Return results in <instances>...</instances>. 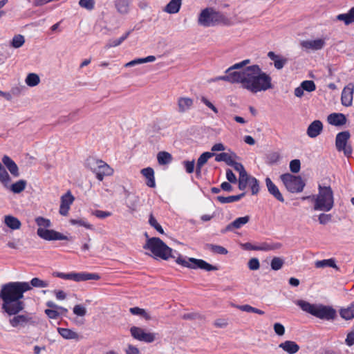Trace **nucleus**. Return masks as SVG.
<instances>
[{
	"instance_id": "2eb2a0df",
	"label": "nucleus",
	"mask_w": 354,
	"mask_h": 354,
	"mask_svg": "<svg viewBox=\"0 0 354 354\" xmlns=\"http://www.w3.org/2000/svg\"><path fill=\"white\" fill-rule=\"evenodd\" d=\"M325 39H317L314 40H304L300 42V46L305 50H318L325 46Z\"/></svg>"
},
{
	"instance_id": "20e7f679",
	"label": "nucleus",
	"mask_w": 354,
	"mask_h": 354,
	"mask_svg": "<svg viewBox=\"0 0 354 354\" xmlns=\"http://www.w3.org/2000/svg\"><path fill=\"white\" fill-rule=\"evenodd\" d=\"M296 304L304 311L321 319L333 320L336 317L335 310L330 306L311 304L304 300H298Z\"/></svg>"
},
{
	"instance_id": "4468645a",
	"label": "nucleus",
	"mask_w": 354,
	"mask_h": 354,
	"mask_svg": "<svg viewBox=\"0 0 354 354\" xmlns=\"http://www.w3.org/2000/svg\"><path fill=\"white\" fill-rule=\"evenodd\" d=\"M75 200L74 196L70 191L67 192L61 197V204L59 212L62 216H67L70 207Z\"/></svg>"
},
{
	"instance_id": "dca6fc26",
	"label": "nucleus",
	"mask_w": 354,
	"mask_h": 354,
	"mask_svg": "<svg viewBox=\"0 0 354 354\" xmlns=\"http://www.w3.org/2000/svg\"><path fill=\"white\" fill-rule=\"evenodd\" d=\"M354 86L353 84H348L345 86L342 93V104L345 106H350L352 104L353 97Z\"/></svg>"
},
{
	"instance_id": "5fc2aeb1",
	"label": "nucleus",
	"mask_w": 354,
	"mask_h": 354,
	"mask_svg": "<svg viewBox=\"0 0 354 354\" xmlns=\"http://www.w3.org/2000/svg\"><path fill=\"white\" fill-rule=\"evenodd\" d=\"M201 102L211 109L215 114L218 113V109L205 96L200 97Z\"/></svg>"
},
{
	"instance_id": "13d9d810",
	"label": "nucleus",
	"mask_w": 354,
	"mask_h": 354,
	"mask_svg": "<svg viewBox=\"0 0 354 354\" xmlns=\"http://www.w3.org/2000/svg\"><path fill=\"white\" fill-rule=\"evenodd\" d=\"M251 187L252 194L255 195L259 192V184L258 180L253 177L251 178V181L248 184Z\"/></svg>"
},
{
	"instance_id": "f03ea898",
	"label": "nucleus",
	"mask_w": 354,
	"mask_h": 354,
	"mask_svg": "<svg viewBox=\"0 0 354 354\" xmlns=\"http://www.w3.org/2000/svg\"><path fill=\"white\" fill-rule=\"evenodd\" d=\"M238 83L252 93L272 88L271 77L263 72L257 64L239 71Z\"/></svg>"
},
{
	"instance_id": "58836bf2",
	"label": "nucleus",
	"mask_w": 354,
	"mask_h": 354,
	"mask_svg": "<svg viewBox=\"0 0 354 354\" xmlns=\"http://www.w3.org/2000/svg\"><path fill=\"white\" fill-rule=\"evenodd\" d=\"M26 84L31 87L38 85L40 82V78L36 73H29L26 80Z\"/></svg>"
},
{
	"instance_id": "3c124183",
	"label": "nucleus",
	"mask_w": 354,
	"mask_h": 354,
	"mask_svg": "<svg viewBox=\"0 0 354 354\" xmlns=\"http://www.w3.org/2000/svg\"><path fill=\"white\" fill-rule=\"evenodd\" d=\"M250 63V59H245L241 62L234 64L232 66L230 67V70L234 71H241L245 68L248 67L247 65Z\"/></svg>"
},
{
	"instance_id": "7c9ffc66",
	"label": "nucleus",
	"mask_w": 354,
	"mask_h": 354,
	"mask_svg": "<svg viewBox=\"0 0 354 354\" xmlns=\"http://www.w3.org/2000/svg\"><path fill=\"white\" fill-rule=\"evenodd\" d=\"M26 185L27 182L25 180H19L12 185H10V183H8V187H4L10 189L15 194H19L25 189Z\"/></svg>"
},
{
	"instance_id": "7ed1b4c3",
	"label": "nucleus",
	"mask_w": 354,
	"mask_h": 354,
	"mask_svg": "<svg viewBox=\"0 0 354 354\" xmlns=\"http://www.w3.org/2000/svg\"><path fill=\"white\" fill-rule=\"evenodd\" d=\"M319 193L313 195V209L322 212H329L334 205L333 192L330 186L319 185Z\"/></svg>"
},
{
	"instance_id": "e433bc0d",
	"label": "nucleus",
	"mask_w": 354,
	"mask_h": 354,
	"mask_svg": "<svg viewBox=\"0 0 354 354\" xmlns=\"http://www.w3.org/2000/svg\"><path fill=\"white\" fill-rule=\"evenodd\" d=\"M11 182V178L6 169L0 162V183L3 187H8V183Z\"/></svg>"
},
{
	"instance_id": "f257e3e1",
	"label": "nucleus",
	"mask_w": 354,
	"mask_h": 354,
	"mask_svg": "<svg viewBox=\"0 0 354 354\" xmlns=\"http://www.w3.org/2000/svg\"><path fill=\"white\" fill-rule=\"evenodd\" d=\"M30 289L31 286L27 282H9L3 285L0 290L2 310L9 316L23 310L25 304L21 299L24 293Z\"/></svg>"
},
{
	"instance_id": "680f3d73",
	"label": "nucleus",
	"mask_w": 354,
	"mask_h": 354,
	"mask_svg": "<svg viewBox=\"0 0 354 354\" xmlns=\"http://www.w3.org/2000/svg\"><path fill=\"white\" fill-rule=\"evenodd\" d=\"M273 329L278 336H283L286 332L285 327L280 323L274 324Z\"/></svg>"
},
{
	"instance_id": "0eeeda50",
	"label": "nucleus",
	"mask_w": 354,
	"mask_h": 354,
	"mask_svg": "<svg viewBox=\"0 0 354 354\" xmlns=\"http://www.w3.org/2000/svg\"><path fill=\"white\" fill-rule=\"evenodd\" d=\"M224 19V16L212 8L203 10L198 19L199 25L204 27L213 26Z\"/></svg>"
},
{
	"instance_id": "bf43d9fd",
	"label": "nucleus",
	"mask_w": 354,
	"mask_h": 354,
	"mask_svg": "<svg viewBox=\"0 0 354 354\" xmlns=\"http://www.w3.org/2000/svg\"><path fill=\"white\" fill-rule=\"evenodd\" d=\"M301 162L298 159H295L290 162V169L292 173H298L300 170Z\"/></svg>"
},
{
	"instance_id": "f704fd0d",
	"label": "nucleus",
	"mask_w": 354,
	"mask_h": 354,
	"mask_svg": "<svg viewBox=\"0 0 354 354\" xmlns=\"http://www.w3.org/2000/svg\"><path fill=\"white\" fill-rule=\"evenodd\" d=\"M58 332L62 337L66 339H76L79 337V335L76 332L69 328H58Z\"/></svg>"
},
{
	"instance_id": "774afa93",
	"label": "nucleus",
	"mask_w": 354,
	"mask_h": 354,
	"mask_svg": "<svg viewBox=\"0 0 354 354\" xmlns=\"http://www.w3.org/2000/svg\"><path fill=\"white\" fill-rule=\"evenodd\" d=\"M345 343L348 346L354 345V329L347 334Z\"/></svg>"
},
{
	"instance_id": "37998d69",
	"label": "nucleus",
	"mask_w": 354,
	"mask_h": 354,
	"mask_svg": "<svg viewBox=\"0 0 354 354\" xmlns=\"http://www.w3.org/2000/svg\"><path fill=\"white\" fill-rule=\"evenodd\" d=\"M283 264L284 261L282 258L275 257L272 259L270 266L273 270L277 271L280 270L283 267Z\"/></svg>"
},
{
	"instance_id": "393cba45",
	"label": "nucleus",
	"mask_w": 354,
	"mask_h": 354,
	"mask_svg": "<svg viewBox=\"0 0 354 354\" xmlns=\"http://www.w3.org/2000/svg\"><path fill=\"white\" fill-rule=\"evenodd\" d=\"M327 120L329 124L334 126H342L346 122V118L343 113H331Z\"/></svg>"
},
{
	"instance_id": "09e8293b",
	"label": "nucleus",
	"mask_w": 354,
	"mask_h": 354,
	"mask_svg": "<svg viewBox=\"0 0 354 354\" xmlns=\"http://www.w3.org/2000/svg\"><path fill=\"white\" fill-rule=\"evenodd\" d=\"M239 308L242 311L248 312V313H254L259 315H263L264 312L260 309L254 308L250 305H243L239 306Z\"/></svg>"
},
{
	"instance_id": "a18cd8bd",
	"label": "nucleus",
	"mask_w": 354,
	"mask_h": 354,
	"mask_svg": "<svg viewBox=\"0 0 354 354\" xmlns=\"http://www.w3.org/2000/svg\"><path fill=\"white\" fill-rule=\"evenodd\" d=\"M25 42L24 37L21 35H15L11 41V45L15 48H20Z\"/></svg>"
},
{
	"instance_id": "c9c22d12",
	"label": "nucleus",
	"mask_w": 354,
	"mask_h": 354,
	"mask_svg": "<svg viewBox=\"0 0 354 354\" xmlns=\"http://www.w3.org/2000/svg\"><path fill=\"white\" fill-rule=\"evenodd\" d=\"M157 160L159 165H166L172 161V156L167 151H160L157 154Z\"/></svg>"
},
{
	"instance_id": "79ce46f5",
	"label": "nucleus",
	"mask_w": 354,
	"mask_h": 354,
	"mask_svg": "<svg viewBox=\"0 0 354 354\" xmlns=\"http://www.w3.org/2000/svg\"><path fill=\"white\" fill-rule=\"evenodd\" d=\"M129 311L131 314L134 315H140L141 317H145L147 320L151 319V316L145 311V310L142 308H140L138 307H133L129 309Z\"/></svg>"
},
{
	"instance_id": "6ab92c4d",
	"label": "nucleus",
	"mask_w": 354,
	"mask_h": 354,
	"mask_svg": "<svg viewBox=\"0 0 354 354\" xmlns=\"http://www.w3.org/2000/svg\"><path fill=\"white\" fill-rule=\"evenodd\" d=\"M323 130V124L320 120H314L307 128L306 133L308 137L315 138L317 137Z\"/></svg>"
},
{
	"instance_id": "a878e982",
	"label": "nucleus",
	"mask_w": 354,
	"mask_h": 354,
	"mask_svg": "<svg viewBox=\"0 0 354 354\" xmlns=\"http://www.w3.org/2000/svg\"><path fill=\"white\" fill-rule=\"evenodd\" d=\"M268 57L274 62V67L280 70L283 68V66L287 64L288 59L283 57L281 55H276L274 52H269L268 53Z\"/></svg>"
},
{
	"instance_id": "412c9836",
	"label": "nucleus",
	"mask_w": 354,
	"mask_h": 354,
	"mask_svg": "<svg viewBox=\"0 0 354 354\" xmlns=\"http://www.w3.org/2000/svg\"><path fill=\"white\" fill-rule=\"evenodd\" d=\"M2 162L14 177L19 176L18 166L8 156H3Z\"/></svg>"
},
{
	"instance_id": "8fccbe9b",
	"label": "nucleus",
	"mask_w": 354,
	"mask_h": 354,
	"mask_svg": "<svg viewBox=\"0 0 354 354\" xmlns=\"http://www.w3.org/2000/svg\"><path fill=\"white\" fill-rule=\"evenodd\" d=\"M301 86L304 91L308 92H312L316 89L315 84L312 80H305L302 82Z\"/></svg>"
},
{
	"instance_id": "ea45409f",
	"label": "nucleus",
	"mask_w": 354,
	"mask_h": 354,
	"mask_svg": "<svg viewBox=\"0 0 354 354\" xmlns=\"http://www.w3.org/2000/svg\"><path fill=\"white\" fill-rule=\"evenodd\" d=\"M130 33L131 30L127 32L123 36H122L118 39L109 40L108 44L106 45V47L107 48H110L120 45L128 37Z\"/></svg>"
},
{
	"instance_id": "338daca9",
	"label": "nucleus",
	"mask_w": 354,
	"mask_h": 354,
	"mask_svg": "<svg viewBox=\"0 0 354 354\" xmlns=\"http://www.w3.org/2000/svg\"><path fill=\"white\" fill-rule=\"evenodd\" d=\"M140 173L146 178V179L154 176V171L151 167L144 168L140 171Z\"/></svg>"
},
{
	"instance_id": "864d4df0",
	"label": "nucleus",
	"mask_w": 354,
	"mask_h": 354,
	"mask_svg": "<svg viewBox=\"0 0 354 354\" xmlns=\"http://www.w3.org/2000/svg\"><path fill=\"white\" fill-rule=\"evenodd\" d=\"M30 284L32 286L37 288H45L48 286V283L47 281H43L37 277L32 279Z\"/></svg>"
},
{
	"instance_id": "b1692460",
	"label": "nucleus",
	"mask_w": 354,
	"mask_h": 354,
	"mask_svg": "<svg viewBox=\"0 0 354 354\" xmlns=\"http://www.w3.org/2000/svg\"><path fill=\"white\" fill-rule=\"evenodd\" d=\"M279 347L288 354H295L299 350V346L293 341L286 340L279 344Z\"/></svg>"
},
{
	"instance_id": "49530a36",
	"label": "nucleus",
	"mask_w": 354,
	"mask_h": 354,
	"mask_svg": "<svg viewBox=\"0 0 354 354\" xmlns=\"http://www.w3.org/2000/svg\"><path fill=\"white\" fill-rule=\"evenodd\" d=\"M149 225L154 227L158 232L160 234H164V230L161 225L158 223L157 220L154 218L152 214H150L149 218Z\"/></svg>"
},
{
	"instance_id": "9d476101",
	"label": "nucleus",
	"mask_w": 354,
	"mask_h": 354,
	"mask_svg": "<svg viewBox=\"0 0 354 354\" xmlns=\"http://www.w3.org/2000/svg\"><path fill=\"white\" fill-rule=\"evenodd\" d=\"M91 169L96 174L97 178L102 181L104 176H111L113 170L108 164L101 160H93Z\"/></svg>"
},
{
	"instance_id": "72a5a7b5",
	"label": "nucleus",
	"mask_w": 354,
	"mask_h": 354,
	"mask_svg": "<svg viewBox=\"0 0 354 354\" xmlns=\"http://www.w3.org/2000/svg\"><path fill=\"white\" fill-rule=\"evenodd\" d=\"M245 193L243 192L241 194L236 196H218L216 199L221 203H231L239 201L245 196Z\"/></svg>"
},
{
	"instance_id": "4d7b16f0",
	"label": "nucleus",
	"mask_w": 354,
	"mask_h": 354,
	"mask_svg": "<svg viewBox=\"0 0 354 354\" xmlns=\"http://www.w3.org/2000/svg\"><path fill=\"white\" fill-rule=\"evenodd\" d=\"M208 247L213 252L217 254H226L227 253V249L221 245L209 244L208 245Z\"/></svg>"
},
{
	"instance_id": "9b49d317",
	"label": "nucleus",
	"mask_w": 354,
	"mask_h": 354,
	"mask_svg": "<svg viewBox=\"0 0 354 354\" xmlns=\"http://www.w3.org/2000/svg\"><path fill=\"white\" fill-rule=\"evenodd\" d=\"M350 133L347 131L339 133L336 136L335 146L339 151H343L346 156L349 157L352 153V148L347 145V142L350 138Z\"/></svg>"
},
{
	"instance_id": "5701e85b",
	"label": "nucleus",
	"mask_w": 354,
	"mask_h": 354,
	"mask_svg": "<svg viewBox=\"0 0 354 354\" xmlns=\"http://www.w3.org/2000/svg\"><path fill=\"white\" fill-rule=\"evenodd\" d=\"M250 221V216H245L243 217H239L235 219L233 222L230 223L229 225H227L223 230H222L223 233H225L227 231H231L233 229H239L243 225L248 223Z\"/></svg>"
},
{
	"instance_id": "0e129e2a",
	"label": "nucleus",
	"mask_w": 354,
	"mask_h": 354,
	"mask_svg": "<svg viewBox=\"0 0 354 354\" xmlns=\"http://www.w3.org/2000/svg\"><path fill=\"white\" fill-rule=\"evenodd\" d=\"M248 264L251 270H257L260 267V263L257 258H252L249 260Z\"/></svg>"
},
{
	"instance_id": "1a4fd4ad",
	"label": "nucleus",
	"mask_w": 354,
	"mask_h": 354,
	"mask_svg": "<svg viewBox=\"0 0 354 354\" xmlns=\"http://www.w3.org/2000/svg\"><path fill=\"white\" fill-rule=\"evenodd\" d=\"M53 274L56 277L67 280H73L77 282L88 280H98L100 278L97 274L86 272L64 273L60 272H55Z\"/></svg>"
},
{
	"instance_id": "6e6552de",
	"label": "nucleus",
	"mask_w": 354,
	"mask_h": 354,
	"mask_svg": "<svg viewBox=\"0 0 354 354\" xmlns=\"http://www.w3.org/2000/svg\"><path fill=\"white\" fill-rule=\"evenodd\" d=\"M280 178L283 185L291 193H299L303 191L305 183L300 176L286 173L281 175Z\"/></svg>"
},
{
	"instance_id": "052dcab7",
	"label": "nucleus",
	"mask_w": 354,
	"mask_h": 354,
	"mask_svg": "<svg viewBox=\"0 0 354 354\" xmlns=\"http://www.w3.org/2000/svg\"><path fill=\"white\" fill-rule=\"evenodd\" d=\"M73 313L77 316L84 317L86 314V309L82 305L77 304L74 306Z\"/></svg>"
},
{
	"instance_id": "2f4dec72",
	"label": "nucleus",
	"mask_w": 354,
	"mask_h": 354,
	"mask_svg": "<svg viewBox=\"0 0 354 354\" xmlns=\"http://www.w3.org/2000/svg\"><path fill=\"white\" fill-rule=\"evenodd\" d=\"M131 0H116L115 8L118 12L122 15H125L129 12V5Z\"/></svg>"
},
{
	"instance_id": "a19ab883",
	"label": "nucleus",
	"mask_w": 354,
	"mask_h": 354,
	"mask_svg": "<svg viewBox=\"0 0 354 354\" xmlns=\"http://www.w3.org/2000/svg\"><path fill=\"white\" fill-rule=\"evenodd\" d=\"M70 223L73 225H78V226H82L84 227L86 229L93 230V227L91 224L88 223L85 219L84 218H71L69 221Z\"/></svg>"
},
{
	"instance_id": "a211bd4d",
	"label": "nucleus",
	"mask_w": 354,
	"mask_h": 354,
	"mask_svg": "<svg viewBox=\"0 0 354 354\" xmlns=\"http://www.w3.org/2000/svg\"><path fill=\"white\" fill-rule=\"evenodd\" d=\"M194 100L189 97H180L177 100L178 112L184 113L192 109Z\"/></svg>"
},
{
	"instance_id": "423d86ee",
	"label": "nucleus",
	"mask_w": 354,
	"mask_h": 354,
	"mask_svg": "<svg viewBox=\"0 0 354 354\" xmlns=\"http://www.w3.org/2000/svg\"><path fill=\"white\" fill-rule=\"evenodd\" d=\"M176 262L184 267L191 269H201L207 272L216 271L218 270V268L216 266L211 265L203 259H198L195 258H184L179 255Z\"/></svg>"
},
{
	"instance_id": "bb28decb",
	"label": "nucleus",
	"mask_w": 354,
	"mask_h": 354,
	"mask_svg": "<svg viewBox=\"0 0 354 354\" xmlns=\"http://www.w3.org/2000/svg\"><path fill=\"white\" fill-rule=\"evenodd\" d=\"M4 224L12 230H19L21 227V221L15 216L6 215L3 220Z\"/></svg>"
},
{
	"instance_id": "de8ad7c7",
	"label": "nucleus",
	"mask_w": 354,
	"mask_h": 354,
	"mask_svg": "<svg viewBox=\"0 0 354 354\" xmlns=\"http://www.w3.org/2000/svg\"><path fill=\"white\" fill-rule=\"evenodd\" d=\"M282 245L279 243L269 244L267 243H263L261 244V251H270L276 250L281 248Z\"/></svg>"
},
{
	"instance_id": "603ef678",
	"label": "nucleus",
	"mask_w": 354,
	"mask_h": 354,
	"mask_svg": "<svg viewBox=\"0 0 354 354\" xmlns=\"http://www.w3.org/2000/svg\"><path fill=\"white\" fill-rule=\"evenodd\" d=\"M213 156L214 153H212L204 152L198 158L196 164L203 166L207 162L208 159L212 157Z\"/></svg>"
},
{
	"instance_id": "e2e57ef3",
	"label": "nucleus",
	"mask_w": 354,
	"mask_h": 354,
	"mask_svg": "<svg viewBox=\"0 0 354 354\" xmlns=\"http://www.w3.org/2000/svg\"><path fill=\"white\" fill-rule=\"evenodd\" d=\"M332 220V215L331 214H319L318 217V221L320 224L322 225H326L330 222Z\"/></svg>"
},
{
	"instance_id": "aec40b11",
	"label": "nucleus",
	"mask_w": 354,
	"mask_h": 354,
	"mask_svg": "<svg viewBox=\"0 0 354 354\" xmlns=\"http://www.w3.org/2000/svg\"><path fill=\"white\" fill-rule=\"evenodd\" d=\"M14 315L9 319L10 324L14 328L24 327L31 320V317L26 315L17 314Z\"/></svg>"
},
{
	"instance_id": "f3484780",
	"label": "nucleus",
	"mask_w": 354,
	"mask_h": 354,
	"mask_svg": "<svg viewBox=\"0 0 354 354\" xmlns=\"http://www.w3.org/2000/svg\"><path fill=\"white\" fill-rule=\"evenodd\" d=\"M225 73L226 75L216 77L211 81L216 82L223 80L232 84L238 83L239 71L230 70V68H228Z\"/></svg>"
},
{
	"instance_id": "c756f323",
	"label": "nucleus",
	"mask_w": 354,
	"mask_h": 354,
	"mask_svg": "<svg viewBox=\"0 0 354 354\" xmlns=\"http://www.w3.org/2000/svg\"><path fill=\"white\" fill-rule=\"evenodd\" d=\"M182 0H171L164 8L163 11L169 14H176L179 12Z\"/></svg>"
},
{
	"instance_id": "c03bdc74",
	"label": "nucleus",
	"mask_w": 354,
	"mask_h": 354,
	"mask_svg": "<svg viewBox=\"0 0 354 354\" xmlns=\"http://www.w3.org/2000/svg\"><path fill=\"white\" fill-rule=\"evenodd\" d=\"M35 222L37 225L39 226V228H48L51 226V222L49 219L38 216L35 218Z\"/></svg>"
},
{
	"instance_id": "473e14b6",
	"label": "nucleus",
	"mask_w": 354,
	"mask_h": 354,
	"mask_svg": "<svg viewBox=\"0 0 354 354\" xmlns=\"http://www.w3.org/2000/svg\"><path fill=\"white\" fill-rule=\"evenodd\" d=\"M317 268H322L325 267H331L337 270H339V267L336 265L334 259H324L321 261H317L315 263Z\"/></svg>"
},
{
	"instance_id": "39448f33",
	"label": "nucleus",
	"mask_w": 354,
	"mask_h": 354,
	"mask_svg": "<svg viewBox=\"0 0 354 354\" xmlns=\"http://www.w3.org/2000/svg\"><path fill=\"white\" fill-rule=\"evenodd\" d=\"M144 249L149 250L154 256L167 260L169 257L175 258L172 250L168 247L160 238L153 237L147 240Z\"/></svg>"
},
{
	"instance_id": "f8f14e48",
	"label": "nucleus",
	"mask_w": 354,
	"mask_h": 354,
	"mask_svg": "<svg viewBox=\"0 0 354 354\" xmlns=\"http://www.w3.org/2000/svg\"><path fill=\"white\" fill-rule=\"evenodd\" d=\"M131 336L139 341L147 343H151L156 339V334L152 333H147L142 328L137 326H132L130 328Z\"/></svg>"
},
{
	"instance_id": "cd10ccee",
	"label": "nucleus",
	"mask_w": 354,
	"mask_h": 354,
	"mask_svg": "<svg viewBox=\"0 0 354 354\" xmlns=\"http://www.w3.org/2000/svg\"><path fill=\"white\" fill-rule=\"evenodd\" d=\"M125 196L127 198L126 205L127 207L131 210V212L135 211L139 202V197L136 194H131L127 190H125Z\"/></svg>"
},
{
	"instance_id": "4c0bfd02",
	"label": "nucleus",
	"mask_w": 354,
	"mask_h": 354,
	"mask_svg": "<svg viewBox=\"0 0 354 354\" xmlns=\"http://www.w3.org/2000/svg\"><path fill=\"white\" fill-rule=\"evenodd\" d=\"M339 314L343 319L346 320L354 318V304H352L346 308H342Z\"/></svg>"
},
{
	"instance_id": "c85d7f7f",
	"label": "nucleus",
	"mask_w": 354,
	"mask_h": 354,
	"mask_svg": "<svg viewBox=\"0 0 354 354\" xmlns=\"http://www.w3.org/2000/svg\"><path fill=\"white\" fill-rule=\"evenodd\" d=\"M237 156L235 153H226L223 152L219 154H217L215 158V160L217 162H225L227 165L230 166L234 160L237 158Z\"/></svg>"
},
{
	"instance_id": "69168bd1",
	"label": "nucleus",
	"mask_w": 354,
	"mask_h": 354,
	"mask_svg": "<svg viewBox=\"0 0 354 354\" xmlns=\"http://www.w3.org/2000/svg\"><path fill=\"white\" fill-rule=\"evenodd\" d=\"M337 19L339 21H344L346 25L352 23L350 12L348 14H341L337 15Z\"/></svg>"
},
{
	"instance_id": "4be33fe9",
	"label": "nucleus",
	"mask_w": 354,
	"mask_h": 354,
	"mask_svg": "<svg viewBox=\"0 0 354 354\" xmlns=\"http://www.w3.org/2000/svg\"><path fill=\"white\" fill-rule=\"evenodd\" d=\"M266 185L268 192L272 195L277 201L284 202V198L278 187L273 183L270 178H266Z\"/></svg>"
},
{
	"instance_id": "ddd939ff",
	"label": "nucleus",
	"mask_w": 354,
	"mask_h": 354,
	"mask_svg": "<svg viewBox=\"0 0 354 354\" xmlns=\"http://www.w3.org/2000/svg\"><path fill=\"white\" fill-rule=\"evenodd\" d=\"M37 234L41 239L46 241L54 240H71L68 236L53 230L38 228Z\"/></svg>"
},
{
	"instance_id": "6e6d98bb",
	"label": "nucleus",
	"mask_w": 354,
	"mask_h": 354,
	"mask_svg": "<svg viewBox=\"0 0 354 354\" xmlns=\"http://www.w3.org/2000/svg\"><path fill=\"white\" fill-rule=\"evenodd\" d=\"M79 5L88 10H91L94 8V0H80Z\"/></svg>"
}]
</instances>
